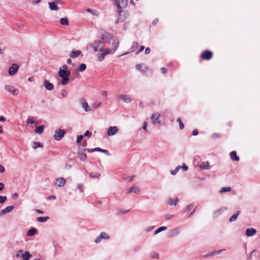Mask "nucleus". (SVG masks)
Here are the masks:
<instances>
[{
	"label": "nucleus",
	"mask_w": 260,
	"mask_h": 260,
	"mask_svg": "<svg viewBox=\"0 0 260 260\" xmlns=\"http://www.w3.org/2000/svg\"><path fill=\"white\" fill-rule=\"evenodd\" d=\"M120 44V40L119 38L116 37L112 40V46L110 48H107L105 49L103 48V50L101 51V54H99L97 55V58L98 61H101L104 58L105 56L108 54H113L118 49Z\"/></svg>",
	"instance_id": "nucleus-1"
},
{
	"label": "nucleus",
	"mask_w": 260,
	"mask_h": 260,
	"mask_svg": "<svg viewBox=\"0 0 260 260\" xmlns=\"http://www.w3.org/2000/svg\"><path fill=\"white\" fill-rule=\"evenodd\" d=\"M58 76L62 78L60 81L61 84L63 85H67L69 82V77L70 76V71H58Z\"/></svg>",
	"instance_id": "nucleus-2"
},
{
	"label": "nucleus",
	"mask_w": 260,
	"mask_h": 260,
	"mask_svg": "<svg viewBox=\"0 0 260 260\" xmlns=\"http://www.w3.org/2000/svg\"><path fill=\"white\" fill-rule=\"evenodd\" d=\"M90 47L95 51H102L104 48V43L102 41L95 40L90 44Z\"/></svg>",
	"instance_id": "nucleus-3"
},
{
	"label": "nucleus",
	"mask_w": 260,
	"mask_h": 260,
	"mask_svg": "<svg viewBox=\"0 0 260 260\" xmlns=\"http://www.w3.org/2000/svg\"><path fill=\"white\" fill-rule=\"evenodd\" d=\"M114 1L117 8V12L120 14L122 11V9L127 7L128 0H114Z\"/></svg>",
	"instance_id": "nucleus-4"
},
{
	"label": "nucleus",
	"mask_w": 260,
	"mask_h": 260,
	"mask_svg": "<svg viewBox=\"0 0 260 260\" xmlns=\"http://www.w3.org/2000/svg\"><path fill=\"white\" fill-rule=\"evenodd\" d=\"M79 103L81 105L82 108L84 109L85 112H88L91 111V106H89L88 105L87 101L85 99H80L79 100Z\"/></svg>",
	"instance_id": "nucleus-5"
},
{
	"label": "nucleus",
	"mask_w": 260,
	"mask_h": 260,
	"mask_svg": "<svg viewBox=\"0 0 260 260\" xmlns=\"http://www.w3.org/2000/svg\"><path fill=\"white\" fill-rule=\"evenodd\" d=\"M118 99L126 104H130L132 101L131 98L124 93L118 95Z\"/></svg>",
	"instance_id": "nucleus-6"
},
{
	"label": "nucleus",
	"mask_w": 260,
	"mask_h": 260,
	"mask_svg": "<svg viewBox=\"0 0 260 260\" xmlns=\"http://www.w3.org/2000/svg\"><path fill=\"white\" fill-rule=\"evenodd\" d=\"M65 131L63 129H59L55 132L53 137L57 141L60 140L65 134Z\"/></svg>",
	"instance_id": "nucleus-7"
},
{
	"label": "nucleus",
	"mask_w": 260,
	"mask_h": 260,
	"mask_svg": "<svg viewBox=\"0 0 260 260\" xmlns=\"http://www.w3.org/2000/svg\"><path fill=\"white\" fill-rule=\"evenodd\" d=\"M4 88L6 91L9 92L10 93H11L14 95H16L19 93L18 89L12 85H6Z\"/></svg>",
	"instance_id": "nucleus-8"
},
{
	"label": "nucleus",
	"mask_w": 260,
	"mask_h": 260,
	"mask_svg": "<svg viewBox=\"0 0 260 260\" xmlns=\"http://www.w3.org/2000/svg\"><path fill=\"white\" fill-rule=\"evenodd\" d=\"M113 36L111 34L108 32H104L101 35V39L105 43H109L112 39Z\"/></svg>",
	"instance_id": "nucleus-9"
},
{
	"label": "nucleus",
	"mask_w": 260,
	"mask_h": 260,
	"mask_svg": "<svg viewBox=\"0 0 260 260\" xmlns=\"http://www.w3.org/2000/svg\"><path fill=\"white\" fill-rule=\"evenodd\" d=\"M86 150L89 153H91V152H93L94 151H99V152H102L104 153L107 155H110V153L108 150L103 149L100 147H96V148H92V149H87Z\"/></svg>",
	"instance_id": "nucleus-10"
},
{
	"label": "nucleus",
	"mask_w": 260,
	"mask_h": 260,
	"mask_svg": "<svg viewBox=\"0 0 260 260\" xmlns=\"http://www.w3.org/2000/svg\"><path fill=\"white\" fill-rule=\"evenodd\" d=\"M66 183V180L63 178L60 177L56 179L54 185L58 187H63L65 185Z\"/></svg>",
	"instance_id": "nucleus-11"
},
{
	"label": "nucleus",
	"mask_w": 260,
	"mask_h": 260,
	"mask_svg": "<svg viewBox=\"0 0 260 260\" xmlns=\"http://www.w3.org/2000/svg\"><path fill=\"white\" fill-rule=\"evenodd\" d=\"M136 69L145 74L148 71V68L144 64H138L136 66Z\"/></svg>",
	"instance_id": "nucleus-12"
},
{
	"label": "nucleus",
	"mask_w": 260,
	"mask_h": 260,
	"mask_svg": "<svg viewBox=\"0 0 260 260\" xmlns=\"http://www.w3.org/2000/svg\"><path fill=\"white\" fill-rule=\"evenodd\" d=\"M118 132V128L117 126H110L107 131L108 136H111L115 135Z\"/></svg>",
	"instance_id": "nucleus-13"
},
{
	"label": "nucleus",
	"mask_w": 260,
	"mask_h": 260,
	"mask_svg": "<svg viewBox=\"0 0 260 260\" xmlns=\"http://www.w3.org/2000/svg\"><path fill=\"white\" fill-rule=\"evenodd\" d=\"M212 56V53L210 51H205L203 52L202 54L201 55V57L203 59L209 60Z\"/></svg>",
	"instance_id": "nucleus-14"
},
{
	"label": "nucleus",
	"mask_w": 260,
	"mask_h": 260,
	"mask_svg": "<svg viewBox=\"0 0 260 260\" xmlns=\"http://www.w3.org/2000/svg\"><path fill=\"white\" fill-rule=\"evenodd\" d=\"M151 120L153 124H158L160 123V115H151Z\"/></svg>",
	"instance_id": "nucleus-15"
},
{
	"label": "nucleus",
	"mask_w": 260,
	"mask_h": 260,
	"mask_svg": "<svg viewBox=\"0 0 260 260\" xmlns=\"http://www.w3.org/2000/svg\"><path fill=\"white\" fill-rule=\"evenodd\" d=\"M18 66L16 64H13L9 69V74L10 76L15 75L17 72Z\"/></svg>",
	"instance_id": "nucleus-16"
},
{
	"label": "nucleus",
	"mask_w": 260,
	"mask_h": 260,
	"mask_svg": "<svg viewBox=\"0 0 260 260\" xmlns=\"http://www.w3.org/2000/svg\"><path fill=\"white\" fill-rule=\"evenodd\" d=\"M43 84L45 88L47 90H52L54 89V85L52 83H50L48 80H45L43 81Z\"/></svg>",
	"instance_id": "nucleus-17"
},
{
	"label": "nucleus",
	"mask_w": 260,
	"mask_h": 260,
	"mask_svg": "<svg viewBox=\"0 0 260 260\" xmlns=\"http://www.w3.org/2000/svg\"><path fill=\"white\" fill-rule=\"evenodd\" d=\"M82 56V52L80 50H72L70 54L71 58H75L78 57L79 55Z\"/></svg>",
	"instance_id": "nucleus-18"
},
{
	"label": "nucleus",
	"mask_w": 260,
	"mask_h": 260,
	"mask_svg": "<svg viewBox=\"0 0 260 260\" xmlns=\"http://www.w3.org/2000/svg\"><path fill=\"white\" fill-rule=\"evenodd\" d=\"M49 9L51 11H58L59 8L55 1L48 3Z\"/></svg>",
	"instance_id": "nucleus-19"
},
{
	"label": "nucleus",
	"mask_w": 260,
	"mask_h": 260,
	"mask_svg": "<svg viewBox=\"0 0 260 260\" xmlns=\"http://www.w3.org/2000/svg\"><path fill=\"white\" fill-rule=\"evenodd\" d=\"M256 233V230L253 228H248L245 231V234L248 237H251Z\"/></svg>",
	"instance_id": "nucleus-20"
},
{
	"label": "nucleus",
	"mask_w": 260,
	"mask_h": 260,
	"mask_svg": "<svg viewBox=\"0 0 260 260\" xmlns=\"http://www.w3.org/2000/svg\"><path fill=\"white\" fill-rule=\"evenodd\" d=\"M179 200L178 198H169L167 200V203L170 206H176Z\"/></svg>",
	"instance_id": "nucleus-21"
},
{
	"label": "nucleus",
	"mask_w": 260,
	"mask_h": 260,
	"mask_svg": "<svg viewBox=\"0 0 260 260\" xmlns=\"http://www.w3.org/2000/svg\"><path fill=\"white\" fill-rule=\"evenodd\" d=\"M14 209V206H8L5 209H3L0 212V215H3L7 213L11 212Z\"/></svg>",
	"instance_id": "nucleus-22"
},
{
	"label": "nucleus",
	"mask_w": 260,
	"mask_h": 260,
	"mask_svg": "<svg viewBox=\"0 0 260 260\" xmlns=\"http://www.w3.org/2000/svg\"><path fill=\"white\" fill-rule=\"evenodd\" d=\"M140 191V189L138 186H133L128 189L127 192L129 193L131 192H134L136 194H138Z\"/></svg>",
	"instance_id": "nucleus-23"
},
{
	"label": "nucleus",
	"mask_w": 260,
	"mask_h": 260,
	"mask_svg": "<svg viewBox=\"0 0 260 260\" xmlns=\"http://www.w3.org/2000/svg\"><path fill=\"white\" fill-rule=\"evenodd\" d=\"M200 167L201 169L209 170L210 169V163L208 161H205V162H202L200 164Z\"/></svg>",
	"instance_id": "nucleus-24"
},
{
	"label": "nucleus",
	"mask_w": 260,
	"mask_h": 260,
	"mask_svg": "<svg viewBox=\"0 0 260 260\" xmlns=\"http://www.w3.org/2000/svg\"><path fill=\"white\" fill-rule=\"evenodd\" d=\"M102 104V103L100 101H94L91 105V108L96 109L99 108Z\"/></svg>",
	"instance_id": "nucleus-25"
},
{
	"label": "nucleus",
	"mask_w": 260,
	"mask_h": 260,
	"mask_svg": "<svg viewBox=\"0 0 260 260\" xmlns=\"http://www.w3.org/2000/svg\"><path fill=\"white\" fill-rule=\"evenodd\" d=\"M180 228L174 229L170 231V236L171 237H174L177 235L180 232Z\"/></svg>",
	"instance_id": "nucleus-26"
},
{
	"label": "nucleus",
	"mask_w": 260,
	"mask_h": 260,
	"mask_svg": "<svg viewBox=\"0 0 260 260\" xmlns=\"http://www.w3.org/2000/svg\"><path fill=\"white\" fill-rule=\"evenodd\" d=\"M231 158L233 160L238 161L239 157L237 155V153L235 151H232L230 153Z\"/></svg>",
	"instance_id": "nucleus-27"
},
{
	"label": "nucleus",
	"mask_w": 260,
	"mask_h": 260,
	"mask_svg": "<svg viewBox=\"0 0 260 260\" xmlns=\"http://www.w3.org/2000/svg\"><path fill=\"white\" fill-rule=\"evenodd\" d=\"M27 124H34L35 125L38 124V122L35 120V119L33 117H30L28 118L26 121Z\"/></svg>",
	"instance_id": "nucleus-28"
},
{
	"label": "nucleus",
	"mask_w": 260,
	"mask_h": 260,
	"mask_svg": "<svg viewBox=\"0 0 260 260\" xmlns=\"http://www.w3.org/2000/svg\"><path fill=\"white\" fill-rule=\"evenodd\" d=\"M37 232V229L35 228L31 229L29 230L27 232V235L28 236H32L35 235Z\"/></svg>",
	"instance_id": "nucleus-29"
},
{
	"label": "nucleus",
	"mask_w": 260,
	"mask_h": 260,
	"mask_svg": "<svg viewBox=\"0 0 260 260\" xmlns=\"http://www.w3.org/2000/svg\"><path fill=\"white\" fill-rule=\"evenodd\" d=\"M240 211H237V212L236 213H234L231 217V218H230L229 219V221L230 222H233L235 220H236V219L237 218L239 214H240Z\"/></svg>",
	"instance_id": "nucleus-30"
},
{
	"label": "nucleus",
	"mask_w": 260,
	"mask_h": 260,
	"mask_svg": "<svg viewBox=\"0 0 260 260\" xmlns=\"http://www.w3.org/2000/svg\"><path fill=\"white\" fill-rule=\"evenodd\" d=\"M24 260H28L31 257V254L29 251H25L22 255Z\"/></svg>",
	"instance_id": "nucleus-31"
},
{
	"label": "nucleus",
	"mask_w": 260,
	"mask_h": 260,
	"mask_svg": "<svg viewBox=\"0 0 260 260\" xmlns=\"http://www.w3.org/2000/svg\"><path fill=\"white\" fill-rule=\"evenodd\" d=\"M44 129V126L43 125H41L39 126H38L35 129V132L37 134H42Z\"/></svg>",
	"instance_id": "nucleus-32"
},
{
	"label": "nucleus",
	"mask_w": 260,
	"mask_h": 260,
	"mask_svg": "<svg viewBox=\"0 0 260 260\" xmlns=\"http://www.w3.org/2000/svg\"><path fill=\"white\" fill-rule=\"evenodd\" d=\"M60 23L62 25H68L69 24L68 18L67 17L61 18L60 19Z\"/></svg>",
	"instance_id": "nucleus-33"
},
{
	"label": "nucleus",
	"mask_w": 260,
	"mask_h": 260,
	"mask_svg": "<svg viewBox=\"0 0 260 260\" xmlns=\"http://www.w3.org/2000/svg\"><path fill=\"white\" fill-rule=\"evenodd\" d=\"M79 159L82 161H85L87 158L86 154L84 153H80L78 154Z\"/></svg>",
	"instance_id": "nucleus-34"
},
{
	"label": "nucleus",
	"mask_w": 260,
	"mask_h": 260,
	"mask_svg": "<svg viewBox=\"0 0 260 260\" xmlns=\"http://www.w3.org/2000/svg\"><path fill=\"white\" fill-rule=\"evenodd\" d=\"M49 219V217H38L37 218V221L40 222H46Z\"/></svg>",
	"instance_id": "nucleus-35"
},
{
	"label": "nucleus",
	"mask_w": 260,
	"mask_h": 260,
	"mask_svg": "<svg viewBox=\"0 0 260 260\" xmlns=\"http://www.w3.org/2000/svg\"><path fill=\"white\" fill-rule=\"evenodd\" d=\"M167 227L165 226H160L159 227V228H158L155 232H154V234L155 235L157 234L158 233H159V232H161V231H165L166 230H167Z\"/></svg>",
	"instance_id": "nucleus-36"
},
{
	"label": "nucleus",
	"mask_w": 260,
	"mask_h": 260,
	"mask_svg": "<svg viewBox=\"0 0 260 260\" xmlns=\"http://www.w3.org/2000/svg\"><path fill=\"white\" fill-rule=\"evenodd\" d=\"M89 176L92 178H99L100 176V174L98 173L91 172L90 173Z\"/></svg>",
	"instance_id": "nucleus-37"
},
{
	"label": "nucleus",
	"mask_w": 260,
	"mask_h": 260,
	"mask_svg": "<svg viewBox=\"0 0 260 260\" xmlns=\"http://www.w3.org/2000/svg\"><path fill=\"white\" fill-rule=\"evenodd\" d=\"M86 69V66L85 63H82L81 64L79 67V68H78V71L79 72H83L84 71H85Z\"/></svg>",
	"instance_id": "nucleus-38"
},
{
	"label": "nucleus",
	"mask_w": 260,
	"mask_h": 260,
	"mask_svg": "<svg viewBox=\"0 0 260 260\" xmlns=\"http://www.w3.org/2000/svg\"><path fill=\"white\" fill-rule=\"evenodd\" d=\"M100 235L102 239H109L110 238L109 235L105 232H102Z\"/></svg>",
	"instance_id": "nucleus-39"
},
{
	"label": "nucleus",
	"mask_w": 260,
	"mask_h": 260,
	"mask_svg": "<svg viewBox=\"0 0 260 260\" xmlns=\"http://www.w3.org/2000/svg\"><path fill=\"white\" fill-rule=\"evenodd\" d=\"M43 147L42 144L40 142H35L33 143L32 148L34 149H36L38 147Z\"/></svg>",
	"instance_id": "nucleus-40"
},
{
	"label": "nucleus",
	"mask_w": 260,
	"mask_h": 260,
	"mask_svg": "<svg viewBox=\"0 0 260 260\" xmlns=\"http://www.w3.org/2000/svg\"><path fill=\"white\" fill-rule=\"evenodd\" d=\"M231 188L230 187H224L221 188L220 190V193H223L227 191H230Z\"/></svg>",
	"instance_id": "nucleus-41"
},
{
	"label": "nucleus",
	"mask_w": 260,
	"mask_h": 260,
	"mask_svg": "<svg viewBox=\"0 0 260 260\" xmlns=\"http://www.w3.org/2000/svg\"><path fill=\"white\" fill-rule=\"evenodd\" d=\"M177 121L179 123V126H180V129H183L184 127V124L183 123V122H182L181 118L180 117H178L177 119Z\"/></svg>",
	"instance_id": "nucleus-42"
},
{
	"label": "nucleus",
	"mask_w": 260,
	"mask_h": 260,
	"mask_svg": "<svg viewBox=\"0 0 260 260\" xmlns=\"http://www.w3.org/2000/svg\"><path fill=\"white\" fill-rule=\"evenodd\" d=\"M226 209V208H222L220 209L219 210L214 212V214L215 216H217L219 214H220L222 211H223L224 210H225Z\"/></svg>",
	"instance_id": "nucleus-43"
},
{
	"label": "nucleus",
	"mask_w": 260,
	"mask_h": 260,
	"mask_svg": "<svg viewBox=\"0 0 260 260\" xmlns=\"http://www.w3.org/2000/svg\"><path fill=\"white\" fill-rule=\"evenodd\" d=\"M60 94L62 98H66L68 95V91L64 89H61L60 91Z\"/></svg>",
	"instance_id": "nucleus-44"
},
{
	"label": "nucleus",
	"mask_w": 260,
	"mask_h": 260,
	"mask_svg": "<svg viewBox=\"0 0 260 260\" xmlns=\"http://www.w3.org/2000/svg\"><path fill=\"white\" fill-rule=\"evenodd\" d=\"M179 169H180V167L178 166V167H176L175 169H174L173 170H172L171 171V173L172 175H175L178 172Z\"/></svg>",
	"instance_id": "nucleus-45"
},
{
	"label": "nucleus",
	"mask_w": 260,
	"mask_h": 260,
	"mask_svg": "<svg viewBox=\"0 0 260 260\" xmlns=\"http://www.w3.org/2000/svg\"><path fill=\"white\" fill-rule=\"evenodd\" d=\"M138 47V44L137 42H134L132 46V49L131 51L132 52L134 50L135 48H136Z\"/></svg>",
	"instance_id": "nucleus-46"
},
{
	"label": "nucleus",
	"mask_w": 260,
	"mask_h": 260,
	"mask_svg": "<svg viewBox=\"0 0 260 260\" xmlns=\"http://www.w3.org/2000/svg\"><path fill=\"white\" fill-rule=\"evenodd\" d=\"M6 196H0V203H3L7 200Z\"/></svg>",
	"instance_id": "nucleus-47"
},
{
	"label": "nucleus",
	"mask_w": 260,
	"mask_h": 260,
	"mask_svg": "<svg viewBox=\"0 0 260 260\" xmlns=\"http://www.w3.org/2000/svg\"><path fill=\"white\" fill-rule=\"evenodd\" d=\"M83 135L78 136L77 138V143H79L81 141V140L83 139Z\"/></svg>",
	"instance_id": "nucleus-48"
},
{
	"label": "nucleus",
	"mask_w": 260,
	"mask_h": 260,
	"mask_svg": "<svg viewBox=\"0 0 260 260\" xmlns=\"http://www.w3.org/2000/svg\"><path fill=\"white\" fill-rule=\"evenodd\" d=\"M67 68H68V67H67V65L64 64V65H63L61 68H60L59 70H61L63 71H69V70H67Z\"/></svg>",
	"instance_id": "nucleus-49"
},
{
	"label": "nucleus",
	"mask_w": 260,
	"mask_h": 260,
	"mask_svg": "<svg viewBox=\"0 0 260 260\" xmlns=\"http://www.w3.org/2000/svg\"><path fill=\"white\" fill-rule=\"evenodd\" d=\"M77 188L79 189V190L81 192H83V185L82 184H81V183L78 184L77 185Z\"/></svg>",
	"instance_id": "nucleus-50"
},
{
	"label": "nucleus",
	"mask_w": 260,
	"mask_h": 260,
	"mask_svg": "<svg viewBox=\"0 0 260 260\" xmlns=\"http://www.w3.org/2000/svg\"><path fill=\"white\" fill-rule=\"evenodd\" d=\"M102 237H101V235H100V236L95 239V240H94V242L96 243H100L101 242V241L102 240Z\"/></svg>",
	"instance_id": "nucleus-51"
},
{
	"label": "nucleus",
	"mask_w": 260,
	"mask_h": 260,
	"mask_svg": "<svg viewBox=\"0 0 260 260\" xmlns=\"http://www.w3.org/2000/svg\"><path fill=\"white\" fill-rule=\"evenodd\" d=\"M147 127V123L146 121H145L143 124L142 129L146 132Z\"/></svg>",
	"instance_id": "nucleus-52"
},
{
	"label": "nucleus",
	"mask_w": 260,
	"mask_h": 260,
	"mask_svg": "<svg viewBox=\"0 0 260 260\" xmlns=\"http://www.w3.org/2000/svg\"><path fill=\"white\" fill-rule=\"evenodd\" d=\"M91 134H92L90 131H86L84 134V136L88 137H90L91 136Z\"/></svg>",
	"instance_id": "nucleus-53"
},
{
	"label": "nucleus",
	"mask_w": 260,
	"mask_h": 260,
	"mask_svg": "<svg viewBox=\"0 0 260 260\" xmlns=\"http://www.w3.org/2000/svg\"><path fill=\"white\" fill-rule=\"evenodd\" d=\"M181 168L183 169V171H186L188 170V167L185 165V164H183L182 166H181Z\"/></svg>",
	"instance_id": "nucleus-54"
},
{
	"label": "nucleus",
	"mask_w": 260,
	"mask_h": 260,
	"mask_svg": "<svg viewBox=\"0 0 260 260\" xmlns=\"http://www.w3.org/2000/svg\"><path fill=\"white\" fill-rule=\"evenodd\" d=\"M161 72L162 74H166L167 72V69L165 68H162L160 69Z\"/></svg>",
	"instance_id": "nucleus-55"
},
{
	"label": "nucleus",
	"mask_w": 260,
	"mask_h": 260,
	"mask_svg": "<svg viewBox=\"0 0 260 260\" xmlns=\"http://www.w3.org/2000/svg\"><path fill=\"white\" fill-rule=\"evenodd\" d=\"M145 47L144 46H141L139 51L136 52V54H139L140 52L142 51L144 49Z\"/></svg>",
	"instance_id": "nucleus-56"
},
{
	"label": "nucleus",
	"mask_w": 260,
	"mask_h": 260,
	"mask_svg": "<svg viewBox=\"0 0 260 260\" xmlns=\"http://www.w3.org/2000/svg\"><path fill=\"white\" fill-rule=\"evenodd\" d=\"M193 207V204H191V205H189L187 208V211H190V210H191Z\"/></svg>",
	"instance_id": "nucleus-57"
},
{
	"label": "nucleus",
	"mask_w": 260,
	"mask_h": 260,
	"mask_svg": "<svg viewBox=\"0 0 260 260\" xmlns=\"http://www.w3.org/2000/svg\"><path fill=\"white\" fill-rule=\"evenodd\" d=\"M41 0H32L31 3L34 5L39 3Z\"/></svg>",
	"instance_id": "nucleus-58"
},
{
	"label": "nucleus",
	"mask_w": 260,
	"mask_h": 260,
	"mask_svg": "<svg viewBox=\"0 0 260 260\" xmlns=\"http://www.w3.org/2000/svg\"><path fill=\"white\" fill-rule=\"evenodd\" d=\"M5 168L1 165H0V173H2L5 172Z\"/></svg>",
	"instance_id": "nucleus-59"
},
{
	"label": "nucleus",
	"mask_w": 260,
	"mask_h": 260,
	"mask_svg": "<svg viewBox=\"0 0 260 260\" xmlns=\"http://www.w3.org/2000/svg\"><path fill=\"white\" fill-rule=\"evenodd\" d=\"M150 49L149 47H147L145 50V54H148L150 53Z\"/></svg>",
	"instance_id": "nucleus-60"
},
{
	"label": "nucleus",
	"mask_w": 260,
	"mask_h": 260,
	"mask_svg": "<svg viewBox=\"0 0 260 260\" xmlns=\"http://www.w3.org/2000/svg\"><path fill=\"white\" fill-rule=\"evenodd\" d=\"M101 94L103 96L106 97L107 96V92L106 91H103Z\"/></svg>",
	"instance_id": "nucleus-61"
},
{
	"label": "nucleus",
	"mask_w": 260,
	"mask_h": 260,
	"mask_svg": "<svg viewBox=\"0 0 260 260\" xmlns=\"http://www.w3.org/2000/svg\"><path fill=\"white\" fill-rule=\"evenodd\" d=\"M192 135L193 136H197L198 135V131L197 129H194L192 132Z\"/></svg>",
	"instance_id": "nucleus-62"
},
{
	"label": "nucleus",
	"mask_w": 260,
	"mask_h": 260,
	"mask_svg": "<svg viewBox=\"0 0 260 260\" xmlns=\"http://www.w3.org/2000/svg\"><path fill=\"white\" fill-rule=\"evenodd\" d=\"M55 199H56V197H55V196H53V195H52V196H49V197H48V200H51V199H52V200H55Z\"/></svg>",
	"instance_id": "nucleus-63"
},
{
	"label": "nucleus",
	"mask_w": 260,
	"mask_h": 260,
	"mask_svg": "<svg viewBox=\"0 0 260 260\" xmlns=\"http://www.w3.org/2000/svg\"><path fill=\"white\" fill-rule=\"evenodd\" d=\"M18 197V194L17 193H15L13 194V199H16Z\"/></svg>",
	"instance_id": "nucleus-64"
}]
</instances>
